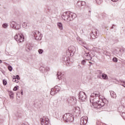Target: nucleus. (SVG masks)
<instances>
[{
    "label": "nucleus",
    "instance_id": "obj_36",
    "mask_svg": "<svg viewBox=\"0 0 125 125\" xmlns=\"http://www.w3.org/2000/svg\"><path fill=\"white\" fill-rule=\"evenodd\" d=\"M17 89H18V85L15 86V87H14V88H13V90H14V91H16V90H17Z\"/></svg>",
    "mask_w": 125,
    "mask_h": 125
},
{
    "label": "nucleus",
    "instance_id": "obj_10",
    "mask_svg": "<svg viewBox=\"0 0 125 125\" xmlns=\"http://www.w3.org/2000/svg\"><path fill=\"white\" fill-rule=\"evenodd\" d=\"M90 36L91 39H97L99 36V32H98V30L95 29L90 33Z\"/></svg>",
    "mask_w": 125,
    "mask_h": 125
},
{
    "label": "nucleus",
    "instance_id": "obj_27",
    "mask_svg": "<svg viewBox=\"0 0 125 125\" xmlns=\"http://www.w3.org/2000/svg\"><path fill=\"white\" fill-rule=\"evenodd\" d=\"M90 16H91V11L89 10L88 14L86 15V18L87 19H90Z\"/></svg>",
    "mask_w": 125,
    "mask_h": 125
},
{
    "label": "nucleus",
    "instance_id": "obj_20",
    "mask_svg": "<svg viewBox=\"0 0 125 125\" xmlns=\"http://www.w3.org/2000/svg\"><path fill=\"white\" fill-rule=\"evenodd\" d=\"M57 79H58V81L62 79V73L60 71H58L57 74Z\"/></svg>",
    "mask_w": 125,
    "mask_h": 125
},
{
    "label": "nucleus",
    "instance_id": "obj_22",
    "mask_svg": "<svg viewBox=\"0 0 125 125\" xmlns=\"http://www.w3.org/2000/svg\"><path fill=\"white\" fill-rule=\"evenodd\" d=\"M101 79H103V80H108V76L106 74L103 73L102 74Z\"/></svg>",
    "mask_w": 125,
    "mask_h": 125
},
{
    "label": "nucleus",
    "instance_id": "obj_29",
    "mask_svg": "<svg viewBox=\"0 0 125 125\" xmlns=\"http://www.w3.org/2000/svg\"><path fill=\"white\" fill-rule=\"evenodd\" d=\"M96 2V3L98 4H101L103 2V0H95Z\"/></svg>",
    "mask_w": 125,
    "mask_h": 125
},
{
    "label": "nucleus",
    "instance_id": "obj_24",
    "mask_svg": "<svg viewBox=\"0 0 125 125\" xmlns=\"http://www.w3.org/2000/svg\"><path fill=\"white\" fill-rule=\"evenodd\" d=\"M70 100H71V101L73 102V103H74V104H76V103H77V99H76V97H71Z\"/></svg>",
    "mask_w": 125,
    "mask_h": 125
},
{
    "label": "nucleus",
    "instance_id": "obj_47",
    "mask_svg": "<svg viewBox=\"0 0 125 125\" xmlns=\"http://www.w3.org/2000/svg\"><path fill=\"white\" fill-rule=\"evenodd\" d=\"M89 63H90V64H92V63H91V62H89Z\"/></svg>",
    "mask_w": 125,
    "mask_h": 125
},
{
    "label": "nucleus",
    "instance_id": "obj_11",
    "mask_svg": "<svg viewBox=\"0 0 125 125\" xmlns=\"http://www.w3.org/2000/svg\"><path fill=\"white\" fill-rule=\"evenodd\" d=\"M87 121H88V118L87 116H83L81 118L80 125H85L87 124Z\"/></svg>",
    "mask_w": 125,
    "mask_h": 125
},
{
    "label": "nucleus",
    "instance_id": "obj_34",
    "mask_svg": "<svg viewBox=\"0 0 125 125\" xmlns=\"http://www.w3.org/2000/svg\"><path fill=\"white\" fill-rule=\"evenodd\" d=\"M8 69L10 72H11V71H12V66L9 65L8 67Z\"/></svg>",
    "mask_w": 125,
    "mask_h": 125
},
{
    "label": "nucleus",
    "instance_id": "obj_41",
    "mask_svg": "<svg viewBox=\"0 0 125 125\" xmlns=\"http://www.w3.org/2000/svg\"><path fill=\"white\" fill-rule=\"evenodd\" d=\"M112 1H118L119 0H111Z\"/></svg>",
    "mask_w": 125,
    "mask_h": 125
},
{
    "label": "nucleus",
    "instance_id": "obj_1",
    "mask_svg": "<svg viewBox=\"0 0 125 125\" xmlns=\"http://www.w3.org/2000/svg\"><path fill=\"white\" fill-rule=\"evenodd\" d=\"M76 17L77 14L71 13L70 11L64 12L62 16V18L67 22H70V21L74 20Z\"/></svg>",
    "mask_w": 125,
    "mask_h": 125
},
{
    "label": "nucleus",
    "instance_id": "obj_28",
    "mask_svg": "<svg viewBox=\"0 0 125 125\" xmlns=\"http://www.w3.org/2000/svg\"><path fill=\"white\" fill-rule=\"evenodd\" d=\"M14 93L11 91L9 92V96H10V98L11 99H13L14 98Z\"/></svg>",
    "mask_w": 125,
    "mask_h": 125
},
{
    "label": "nucleus",
    "instance_id": "obj_45",
    "mask_svg": "<svg viewBox=\"0 0 125 125\" xmlns=\"http://www.w3.org/2000/svg\"><path fill=\"white\" fill-rule=\"evenodd\" d=\"M14 79H16V76H13V78Z\"/></svg>",
    "mask_w": 125,
    "mask_h": 125
},
{
    "label": "nucleus",
    "instance_id": "obj_25",
    "mask_svg": "<svg viewBox=\"0 0 125 125\" xmlns=\"http://www.w3.org/2000/svg\"><path fill=\"white\" fill-rule=\"evenodd\" d=\"M57 25L60 30H63V24L61 22H58Z\"/></svg>",
    "mask_w": 125,
    "mask_h": 125
},
{
    "label": "nucleus",
    "instance_id": "obj_16",
    "mask_svg": "<svg viewBox=\"0 0 125 125\" xmlns=\"http://www.w3.org/2000/svg\"><path fill=\"white\" fill-rule=\"evenodd\" d=\"M80 110L81 109L79 107H76L73 109V112H74L75 114H76V116H80V114H81Z\"/></svg>",
    "mask_w": 125,
    "mask_h": 125
},
{
    "label": "nucleus",
    "instance_id": "obj_19",
    "mask_svg": "<svg viewBox=\"0 0 125 125\" xmlns=\"http://www.w3.org/2000/svg\"><path fill=\"white\" fill-rule=\"evenodd\" d=\"M96 73L98 75H97V78H98L99 79H101L102 74H103L102 70H97Z\"/></svg>",
    "mask_w": 125,
    "mask_h": 125
},
{
    "label": "nucleus",
    "instance_id": "obj_38",
    "mask_svg": "<svg viewBox=\"0 0 125 125\" xmlns=\"http://www.w3.org/2000/svg\"><path fill=\"white\" fill-rule=\"evenodd\" d=\"M16 79H17V80H20V77H19V75H17L16 76Z\"/></svg>",
    "mask_w": 125,
    "mask_h": 125
},
{
    "label": "nucleus",
    "instance_id": "obj_15",
    "mask_svg": "<svg viewBox=\"0 0 125 125\" xmlns=\"http://www.w3.org/2000/svg\"><path fill=\"white\" fill-rule=\"evenodd\" d=\"M70 56H68V55H67V53H66V56H63L62 59L64 62H65V63H69L70 61Z\"/></svg>",
    "mask_w": 125,
    "mask_h": 125
},
{
    "label": "nucleus",
    "instance_id": "obj_14",
    "mask_svg": "<svg viewBox=\"0 0 125 125\" xmlns=\"http://www.w3.org/2000/svg\"><path fill=\"white\" fill-rule=\"evenodd\" d=\"M77 40L80 44L82 45V46H83V47H85V42H83L80 37H77Z\"/></svg>",
    "mask_w": 125,
    "mask_h": 125
},
{
    "label": "nucleus",
    "instance_id": "obj_4",
    "mask_svg": "<svg viewBox=\"0 0 125 125\" xmlns=\"http://www.w3.org/2000/svg\"><path fill=\"white\" fill-rule=\"evenodd\" d=\"M62 118L64 121V122H66V123L74 121V116H73V115L70 113H66L64 115H63Z\"/></svg>",
    "mask_w": 125,
    "mask_h": 125
},
{
    "label": "nucleus",
    "instance_id": "obj_7",
    "mask_svg": "<svg viewBox=\"0 0 125 125\" xmlns=\"http://www.w3.org/2000/svg\"><path fill=\"white\" fill-rule=\"evenodd\" d=\"M10 25L11 28H13L14 30H20L21 29V25L14 21H10Z\"/></svg>",
    "mask_w": 125,
    "mask_h": 125
},
{
    "label": "nucleus",
    "instance_id": "obj_3",
    "mask_svg": "<svg viewBox=\"0 0 125 125\" xmlns=\"http://www.w3.org/2000/svg\"><path fill=\"white\" fill-rule=\"evenodd\" d=\"M100 93L98 91L94 92L91 94L90 97V102H96L97 101H100Z\"/></svg>",
    "mask_w": 125,
    "mask_h": 125
},
{
    "label": "nucleus",
    "instance_id": "obj_50",
    "mask_svg": "<svg viewBox=\"0 0 125 125\" xmlns=\"http://www.w3.org/2000/svg\"><path fill=\"white\" fill-rule=\"evenodd\" d=\"M124 87H125V86H124Z\"/></svg>",
    "mask_w": 125,
    "mask_h": 125
},
{
    "label": "nucleus",
    "instance_id": "obj_43",
    "mask_svg": "<svg viewBox=\"0 0 125 125\" xmlns=\"http://www.w3.org/2000/svg\"><path fill=\"white\" fill-rule=\"evenodd\" d=\"M121 50H122V51H123V52H124V51H125V49H124V48H123L122 49H121Z\"/></svg>",
    "mask_w": 125,
    "mask_h": 125
},
{
    "label": "nucleus",
    "instance_id": "obj_30",
    "mask_svg": "<svg viewBox=\"0 0 125 125\" xmlns=\"http://www.w3.org/2000/svg\"><path fill=\"white\" fill-rule=\"evenodd\" d=\"M3 28H4L5 29H6L7 27H8V24L7 23H3L2 24Z\"/></svg>",
    "mask_w": 125,
    "mask_h": 125
},
{
    "label": "nucleus",
    "instance_id": "obj_32",
    "mask_svg": "<svg viewBox=\"0 0 125 125\" xmlns=\"http://www.w3.org/2000/svg\"><path fill=\"white\" fill-rule=\"evenodd\" d=\"M3 85H6L7 84V81L6 80H3L2 81Z\"/></svg>",
    "mask_w": 125,
    "mask_h": 125
},
{
    "label": "nucleus",
    "instance_id": "obj_2",
    "mask_svg": "<svg viewBox=\"0 0 125 125\" xmlns=\"http://www.w3.org/2000/svg\"><path fill=\"white\" fill-rule=\"evenodd\" d=\"M107 101L105 99H100V101H98L97 102H93L91 101V103H92L94 108L95 109H100V108H102L103 106L106 104V102Z\"/></svg>",
    "mask_w": 125,
    "mask_h": 125
},
{
    "label": "nucleus",
    "instance_id": "obj_17",
    "mask_svg": "<svg viewBox=\"0 0 125 125\" xmlns=\"http://www.w3.org/2000/svg\"><path fill=\"white\" fill-rule=\"evenodd\" d=\"M33 49V46H32V44L29 43H27L25 46V50L26 51H30L32 50Z\"/></svg>",
    "mask_w": 125,
    "mask_h": 125
},
{
    "label": "nucleus",
    "instance_id": "obj_48",
    "mask_svg": "<svg viewBox=\"0 0 125 125\" xmlns=\"http://www.w3.org/2000/svg\"><path fill=\"white\" fill-rule=\"evenodd\" d=\"M123 86H125V85L123 84Z\"/></svg>",
    "mask_w": 125,
    "mask_h": 125
},
{
    "label": "nucleus",
    "instance_id": "obj_21",
    "mask_svg": "<svg viewBox=\"0 0 125 125\" xmlns=\"http://www.w3.org/2000/svg\"><path fill=\"white\" fill-rule=\"evenodd\" d=\"M110 92L111 98L116 99V98H117V95L116 94V93L113 91H111Z\"/></svg>",
    "mask_w": 125,
    "mask_h": 125
},
{
    "label": "nucleus",
    "instance_id": "obj_5",
    "mask_svg": "<svg viewBox=\"0 0 125 125\" xmlns=\"http://www.w3.org/2000/svg\"><path fill=\"white\" fill-rule=\"evenodd\" d=\"M76 52V48L74 46H70L68 47V50L66 51V55L68 56H73Z\"/></svg>",
    "mask_w": 125,
    "mask_h": 125
},
{
    "label": "nucleus",
    "instance_id": "obj_42",
    "mask_svg": "<svg viewBox=\"0 0 125 125\" xmlns=\"http://www.w3.org/2000/svg\"><path fill=\"white\" fill-rule=\"evenodd\" d=\"M114 26H115V25H113V26L111 27V29H114Z\"/></svg>",
    "mask_w": 125,
    "mask_h": 125
},
{
    "label": "nucleus",
    "instance_id": "obj_12",
    "mask_svg": "<svg viewBox=\"0 0 125 125\" xmlns=\"http://www.w3.org/2000/svg\"><path fill=\"white\" fill-rule=\"evenodd\" d=\"M93 56H92L91 54H89V53H85L84 55V57H85L86 60H91Z\"/></svg>",
    "mask_w": 125,
    "mask_h": 125
},
{
    "label": "nucleus",
    "instance_id": "obj_18",
    "mask_svg": "<svg viewBox=\"0 0 125 125\" xmlns=\"http://www.w3.org/2000/svg\"><path fill=\"white\" fill-rule=\"evenodd\" d=\"M85 4V2L83 1H79L77 2V5L79 8H82V7Z\"/></svg>",
    "mask_w": 125,
    "mask_h": 125
},
{
    "label": "nucleus",
    "instance_id": "obj_44",
    "mask_svg": "<svg viewBox=\"0 0 125 125\" xmlns=\"http://www.w3.org/2000/svg\"><path fill=\"white\" fill-rule=\"evenodd\" d=\"M1 63H2V61L0 60V64H1Z\"/></svg>",
    "mask_w": 125,
    "mask_h": 125
},
{
    "label": "nucleus",
    "instance_id": "obj_33",
    "mask_svg": "<svg viewBox=\"0 0 125 125\" xmlns=\"http://www.w3.org/2000/svg\"><path fill=\"white\" fill-rule=\"evenodd\" d=\"M112 61H113V62H118V59H117V58L116 57H114L113 58Z\"/></svg>",
    "mask_w": 125,
    "mask_h": 125
},
{
    "label": "nucleus",
    "instance_id": "obj_35",
    "mask_svg": "<svg viewBox=\"0 0 125 125\" xmlns=\"http://www.w3.org/2000/svg\"><path fill=\"white\" fill-rule=\"evenodd\" d=\"M13 82L14 83H19V81L16 80V78H13Z\"/></svg>",
    "mask_w": 125,
    "mask_h": 125
},
{
    "label": "nucleus",
    "instance_id": "obj_8",
    "mask_svg": "<svg viewBox=\"0 0 125 125\" xmlns=\"http://www.w3.org/2000/svg\"><path fill=\"white\" fill-rule=\"evenodd\" d=\"M33 35L36 41H41L42 39V34H40L39 31L33 32Z\"/></svg>",
    "mask_w": 125,
    "mask_h": 125
},
{
    "label": "nucleus",
    "instance_id": "obj_26",
    "mask_svg": "<svg viewBox=\"0 0 125 125\" xmlns=\"http://www.w3.org/2000/svg\"><path fill=\"white\" fill-rule=\"evenodd\" d=\"M54 88L55 90H56L57 93L58 92H59L60 91V89H61V88H60V86H56L54 87Z\"/></svg>",
    "mask_w": 125,
    "mask_h": 125
},
{
    "label": "nucleus",
    "instance_id": "obj_23",
    "mask_svg": "<svg viewBox=\"0 0 125 125\" xmlns=\"http://www.w3.org/2000/svg\"><path fill=\"white\" fill-rule=\"evenodd\" d=\"M56 93H57V92L56 91V90L54 89V88H52L51 90L50 91V94L51 95H54L55 94H56Z\"/></svg>",
    "mask_w": 125,
    "mask_h": 125
},
{
    "label": "nucleus",
    "instance_id": "obj_39",
    "mask_svg": "<svg viewBox=\"0 0 125 125\" xmlns=\"http://www.w3.org/2000/svg\"><path fill=\"white\" fill-rule=\"evenodd\" d=\"M46 71H49L50 70V68L49 67H46L44 68Z\"/></svg>",
    "mask_w": 125,
    "mask_h": 125
},
{
    "label": "nucleus",
    "instance_id": "obj_13",
    "mask_svg": "<svg viewBox=\"0 0 125 125\" xmlns=\"http://www.w3.org/2000/svg\"><path fill=\"white\" fill-rule=\"evenodd\" d=\"M42 125H48V118L43 117L41 119Z\"/></svg>",
    "mask_w": 125,
    "mask_h": 125
},
{
    "label": "nucleus",
    "instance_id": "obj_37",
    "mask_svg": "<svg viewBox=\"0 0 125 125\" xmlns=\"http://www.w3.org/2000/svg\"><path fill=\"white\" fill-rule=\"evenodd\" d=\"M82 65H84L85 64V60H83L82 61Z\"/></svg>",
    "mask_w": 125,
    "mask_h": 125
},
{
    "label": "nucleus",
    "instance_id": "obj_49",
    "mask_svg": "<svg viewBox=\"0 0 125 125\" xmlns=\"http://www.w3.org/2000/svg\"><path fill=\"white\" fill-rule=\"evenodd\" d=\"M25 24H26L25 23H24V25H25Z\"/></svg>",
    "mask_w": 125,
    "mask_h": 125
},
{
    "label": "nucleus",
    "instance_id": "obj_46",
    "mask_svg": "<svg viewBox=\"0 0 125 125\" xmlns=\"http://www.w3.org/2000/svg\"><path fill=\"white\" fill-rule=\"evenodd\" d=\"M18 93H20V92H18V93H17V95H18Z\"/></svg>",
    "mask_w": 125,
    "mask_h": 125
},
{
    "label": "nucleus",
    "instance_id": "obj_9",
    "mask_svg": "<svg viewBox=\"0 0 125 125\" xmlns=\"http://www.w3.org/2000/svg\"><path fill=\"white\" fill-rule=\"evenodd\" d=\"M79 100L81 102H85L86 100V95L83 92H80L79 94Z\"/></svg>",
    "mask_w": 125,
    "mask_h": 125
},
{
    "label": "nucleus",
    "instance_id": "obj_40",
    "mask_svg": "<svg viewBox=\"0 0 125 125\" xmlns=\"http://www.w3.org/2000/svg\"><path fill=\"white\" fill-rule=\"evenodd\" d=\"M21 95H23V90H21Z\"/></svg>",
    "mask_w": 125,
    "mask_h": 125
},
{
    "label": "nucleus",
    "instance_id": "obj_31",
    "mask_svg": "<svg viewBox=\"0 0 125 125\" xmlns=\"http://www.w3.org/2000/svg\"><path fill=\"white\" fill-rule=\"evenodd\" d=\"M38 52L39 54H42V53H43V50L40 49L38 50Z\"/></svg>",
    "mask_w": 125,
    "mask_h": 125
},
{
    "label": "nucleus",
    "instance_id": "obj_6",
    "mask_svg": "<svg viewBox=\"0 0 125 125\" xmlns=\"http://www.w3.org/2000/svg\"><path fill=\"white\" fill-rule=\"evenodd\" d=\"M14 38L15 40H16V41L18 42H24V40L25 39L24 35L22 33H19V34L16 35Z\"/></svg>",
    "mask_w": 125,
    "mask_h": 125
}]
</instances>
